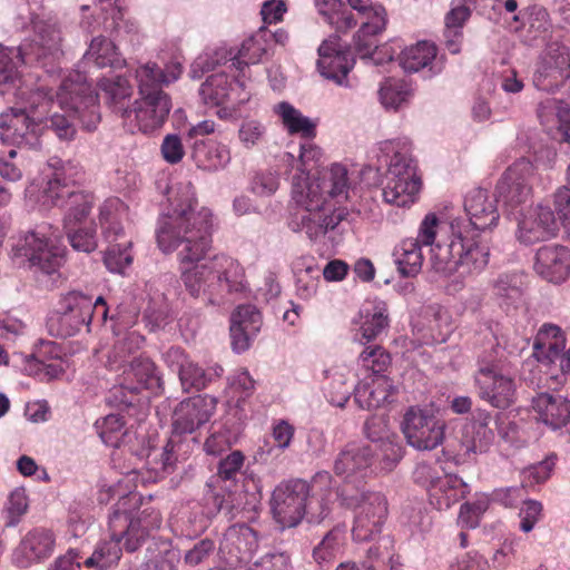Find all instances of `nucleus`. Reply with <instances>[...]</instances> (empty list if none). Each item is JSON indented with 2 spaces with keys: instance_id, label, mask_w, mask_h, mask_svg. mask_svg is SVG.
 <instances>
[{
  "instance_id": "obj_1",
  "label": "nucleus",
  "mask_w": 570,
  "mask_h": 570,
  "mask_svg": "<svg viewBox=\"0 0 570 570\" xmlns=\"http://www.w3.org/2000/svg\"><path fill=\"white\" fill-rule=\"evenodd\" d=\"M169 199L173 210L159 218L156 237L163 253H177L186 291L194 297H206L209 303L225 293L244 292L247 288L245 271L235 258L226 254L207 258L215 217L210 208H197L191 183L175 184Z\"/></svg>"
},
{
  "instance_id": "obj_2",
  "label": "nucleus",
  "mask_w": 570,
  "mask_h": 570,
  "mask_svg": "<svg viewBox=\"0 0 570 570\" xmlns=\"http://www.w3.org/2000/svg\"><path fill=\"white\" fill-rule=\"evenodd\" d=\"M464 210L466 218H453L448 224L446 239L431 249L432 268L442 276L462 279L481 273L489 263L490 250L478 237L498 225L497 200L487 189L476 187L466 194Z\"/></svg>"
},
{
  "instance_id": "obj_3",
  "label": "nucleus",
  "mask_w": 570,
  "mask_h": 570,
  "mask_svg": "<svg viewBox=\"0 0 570 570\" xmlns=\"http://www.w3.org/2000/svg\"><path fill=\"white\" fill-rule=\"evenodd\" d=\"M57 102L63 114L53 112L46 119V125L59 139L71 140L76 135L75 120L78 119L82 127L95 130L100 121L98 95L91 90V86L85 77L77 72L65 79L57 92Z\"/></svg>"
},
{
  "instance_id": "obj_4",
  "label": "nucleus",
  "mask_w": 570,
  "mask_h": 570,
  "mask_svg": "<svg viewBox=\"0 0 570 570\" xmlns=\"http://www.w3.org/2000/svg\"><path fill=\"white\" fill-rule=\"evenodd\" d=\"M380 149L387 161L386 183L382 190L384 202L397 207L411 206L417 199L422 183L411 157L410 144L406 140H387Z\"/></svg>"
},
{
  "instance_id": "obj_5",
  "label": "nucleus",
  "mask_w": 570,
  "mask_h": 570,
  "mask_svg": "<svg viewBox=\"0 0 570 570\" xmlns=\"http://www.w3.org/2000/svg\"><path fill=\"white\" fill-rule=\"evenodd\" d=\"M14 96L24 106L12 107L0 115L2 138L32 146L45 121V114L52 104L51 97L42 88L29 90L24 86H18Z\"/></svg>"
},
{
  "instance_id": "obj_6",
  "label": "nucleus",
  "mask_w": 570,
  "mask_h": 570,
  "mask_svg": "<svg viewBox=\"0 0 570 570\" xmlns=\"http://www.w3.org/2000/svg\"><path fill=\"white\" fill-rule=\"evenodd\" d=\"M137 494H130L117 503L109 517V532L128 552L137 551L161 525V514L154 508L130 511L127 504L136 505Z\"/></svg>"
},
{
  "instance_id": "obj_7",
  "label": "nucleus",
  "mask_w": 570,
  "mask_h": 570,
  "mask_svg": "<svg viewBox=\"0 0 570 570\" xmlns=\"http://www.w3.org/2000/svg\"><path fill=\"white\" fill-rule=\"evenodd\" d=\"M293 200L297 209L289 220V227L295 233H305L311 240L325 236L346 216L344 209H335L321 198L304 193L299 177L293 180Z\"/></svg>"
},
{
  "instance_id": "obj_8",
  "label": "nucleus",
  "mask_w": 570,
  "mask_h": 570,
  "mask_svg": "<svg viewBox=\"0 0 570 570\" xmlns=\"http://www.w3.org/2000/svg\"><path fill=\"white\" fill-rule=\"evenodd\" d=\"M127 207L118 198H109L99 207V224L101 234L110 244L104 256V263L111 273L122 274L132 263V255L129 252L130 240L116 243L125 236L121 219L126 216Z\"/></svg>"
},
{
  "instance_id": "obj_9",
  "label": "nucleus",
  "mask_w": 570,
  "mask_h": 570,
  "mask_svg": "<svg viewBox=\"0 0 570 570\" xmlns=\"http://www.w3.org/2000/svg\"><path fill=\"white\" fill-rule=\"evenodd\" d=\"M342 504L354 512L352 537L355 541L374 540L382 531L387 518V501L380 492H357L341 494Z\"/></svg>"
},
{
  "instance_id": "obj_10",
  "label": "nucleus",
  "mask_w": 570,
  "mask_h": 570,
  "mask_svg": "<svg viewBox=\"0 0 570 570\" xmlns=\"http://www.w3.org/2000/svg\"><path fill=\"white\" fill-rule=\"evenodd\" d=\"M65 248L42 230L20 235L12 244V255L29 263L35 273L55 275L63 263Z\"/></svg>"
},
{
  "instance_id": "obj_11",
  "label": "nucleus",
  "mask_w": 570,
  "mask_h": 570,
  "mask_svg": "<svg viewBox=\"0 0 570 570\" xmlns=\"http://www.w3.org/2000/svg\"><path fill=\"white\" fill-rule=\"evenodd\" d=\"M474 385L478 396L495 409H508L517 400L514 377L503 373L498 364L487 356L479 358Z\"/></svg>"
},
{
  "instance_id": "obj_12",
  "label": "nucleus",
  "mask_w": 570,
  "mask_h": 570,
  "mask_svg": "<svg viewBox=\"0 0 570 570\" xmlns=\"http://www.w3.org/2000/svg\"><path fill=\"white\" fill-rule=\"evenodd\" d=\"M534 166L528 159L514 161L501 176L497 184V194L509 215L523 209L532 195L531 179Z\"/></svg>"
},
{
  "instance_id": "obj_13",
  "label": "nucleus",
  "mask_w": 570,
  "mask_h": 570,
  "mask_svg": "<svg viewBox=\"0 0 570 570\" xmlns=\"http://www.w3.org/2000/svg\"><path fill=\"white\" fill-rule=\"evenodd\" d=\"M122 367L124 371L118 379V385L110 391L115 402L128 405L132 402V395L141 390L157 392L161 389V376L149 358H135L128 366Z\"/></svg>"
},
{
  "instance_id": "obj_14",
  "label": "nucleus",
  "mask_w": 570,
  "mask_h": 570,
  "mask_svg": "<svg viewBox=\"0 0 570 570\" xmlns=\"http://www.w3.org/2000/svg\"><path fill=\"white\" fill-rule=\"evenodd\" d=\"M444 431V421L419 407L409 409L402 421V432L409 445L420 451H430L442 444Z\"/></svg>"
},
{
  "instance_id": "obj_15",
  "label": "nucleus",
  "mask_w": 570,
  "mask_h": 570,
  "mask_svg": "<svg viewBox=\"0 0 570 570\" xmlns=\"http://www.w3.org/2000/svg\"><path fill=\"white\" fill-rule=\"evenodd\" d=\"M171 109L169 96L159 91L156 95L141 96L131 107L120 108L121 118L127 126L144 134L159 129L166 121Z\"/></svg>"
},
{
  "instance_id": "obj_16",
  "label": "nucleus",
  "mask_w": 570,
  "mask_h": 570,
  "mask_svg": "<svg viewBox=\"0 0 570 570\" xmlns=\"http://www.w3.org/2000/svg\"><path fill=\"white\" fill-rule=\"evenodd\" d=\"M309 490V484L301 479L276 487L272 497V511L283 528L295 527L305 517Z\"/></svg>"
},
{
  "instance_id": "obj_17",
  "label": "nucleus",
  "mask_w": 570,
  "mask_h": 570,
  "mask_svg": "<svg viewBox=\"0 0 570 570\" xmlns=\"http://www.w3.org/2000/svg\"><path fill=\"white\" fill-rule=\"evenodd\" d=\"M354 184V173L347 166L335 163L322 169L312 180L302 183V187L304 193L330 204V200H346Z\"/></svg>"
},
{
  "instance_id": "obj_18",
  "label": "nucleus",
  "mask_w": 570,
  "mask_h": 570,
  "mask_svg": "<svg viewBox=\"0 0 570 570\" xmlns=\"http://www.w3.org/2000/svg\"><path fill=\"white\" fill-rule=\"evenodd\" d=\"M570 78V49L551 42L543 50L533 73V85L544 91H553Z\"/></svg>"
},
{
  "instance_id": "obj_19",
  "label": "nucleus",
  "mask_w": 570,
  "mask_h": 570,
  "mask_svg": "<svg viewBox=\"0 0 570 570\" xmlns=\"http://www.w3.org/2000/svg\"><path fill=\"white\" fill-rule=\"evenodd\" d=\"M513 216L518 222V239L527 245L554 237L559 232L556 214L548 205L539 204L527 214L520 209Z\"/></svg>"
},
{
  "instance_id": "obj_20",
  "label": "nucleus",
  "mask_w": 570,
  "mask_h": 570,
  "mask_svg": "<svg viewBox=\"0 0 570 570\" xmlns=\"http://www.w3.org/2000/svg\"><path fill=\"white\" fill-rule=\"evenodd\" d=\"M317 69L320 73L341 87H350L348 72L353 69L355 59L347 49H343L340 37L333 35L318 47Z\"/></svg>"
},
{
  "instance_id": "obj_21",
  "label": "nucleus",
  "mask_w": 570,
  "mask_h": 570,
  "mask_svg": "<svg viewBox=\"0 0 570 570\" xmlns=\"http://www.w3.org/2000/svg\"><path fill=\"white\" fill-rule=\"evenodd\" d=\"M216 409V400L210 395H197L179 403L174 413L173 434H191L209 421Z\"/></svg>"
},
{
  "instance_id": "obj_22",
  "label": "nucleus",
  "mask_w": 570,
  "mask_h": 570,
  "mask_svg": "<svg viewBox=\"0 0 570 570\" xmlns=\"http://www.w3.org/2000/svg\"><path fill=\"white\" fill-rule=\"evenodd\" d=\"M399 62L405 72H421L431 79L444 69V57L439 56L435 43L426 40L406 47L399 56Z\"/></svg>"
},
{
  "instance_id": "obj_23",
  "label": "nucleus",
  "mask_w": 570,
  "mask_h": 570,
  "mask_svg": "<svg viewBox=\"0 0 570 570\" xmlns=\"http://www.w3.org/2000/svg\"><path fill=\"white\" fill-rule=\"evenodd\" d=\"M346 2L360 17L380 6L371 0H346ZM314 3L318 14L337 32H346L357 24L353 12L344 6L342 0H314Z\"/></svg>"
},
{
  "instance_id": "obj_24",
  "label": "nucleus",
  "mask_w": 570,
  "mask_h": 570,
  "mask_svg": "<svg viewBox=\"0 0 570 570\" xmlns=\"http://www.w3.org/2000/svg\"><path fill=\"white\" fill-rule=\"evenodd\" d=\"M56 547L52 531L36 528L27 532L12 552V562L20 568H28L51 557Z\"/></svg>"
},
{
  "instance_id": "obj_25",
  "label": "nucleus",
  "mask_w": 570,
  "mask_h": 570,
  "mask_svg": "<svg viewBox=\"0 0 570 570\" xmlns=\"http://www.w3.org/2000/svg\"><path fill=\"white\" fill-rule=\"evenodd\" d=\"M373 461V450L368 445L347 444L334 460V472L343 481L360 483L368 473Z\"/></svg>"
},
{
  "instance_id": "obj_26",
  "label": "nucleus",
  "mask_w": 570,
  "mask_h": 570,
  "mask_svg": "<svg viewBox=\"0 0 570 570\" xmlns=\"http://www.w3.org/2000/svg\"><path fill=\"white\" fill-rule=\"evenodd\" d=\"M49 166L53 169L43 190V204L62 206L66 194L62 190H77L73 185L82 178V169L78 164L63 163L60 159H52Z\"/></svg>"
},
{
  "instance_id": "obj_27",
  "label": "nucleus",
  "mask_w": 570,
  "mask_h": 570,
  "mask_svg": "<svg viewBox=\"0 0 570 570\" xmlns=\"http://www.w3.org/2000/svg\"><path fill=\"white\" fill-rule=\"evenodd\" d=\"M23 56L33 58L43 67L61 56V35L55 24L39 23L32 41L21 47Z\"/></svg>"
},
{
  "instance_id": "obj_28",
  "label": "nucleus",
  "mask_w": 570,
  "mask_h": 570,
  "mask_svg": "<svg viewBox=\"0 0 570 570\" xmlns=\"http://www.w3.org/2000/svg\"><path fill=\"white\" fill-rule=\"evenodd\" d=\"M262 327V315L256 306L240 305L230 317V337L233 350L245 352Z\"/></svg>"
},
{
  "instance_id": "obj_29",
  "label": "nucleus",
  "mask_w": 570,
  "mask_h": 570,
  "mask_svg": "<svg viewBox=\"0 0 570 570\" xmlns=\"http://www.w3.org/2000/svg\"><path fill=\"white\" fill-rule=\"evenodd\" d=\"M535 269L547 281L561 283L570 275V249L561 245H547L538 249Z\"/></svg>"
},
{
  "instance_id": "obj_30",
  "label": "nucleus",
  "mask_w": 570,
  "mask_h": 570,
  "mask_svg": "<svg viewBox=\"0 0 570 570\" xmlns=\"http://www.w3.org/2000/svg\"><path fill=\"white\" fill-rule=\"evenodd\" d=\"M362 324L353 334V342L366 345L374 341L389 326L387 305L383 301L366 302L361 311Z\"/></svg>"
},
{
  "instance_id": "obj_31",
  "label": "nucleus",
  "mask_w": 570,
  "mask_h": 570,
  "mask_svg": "<svg viewBox=\"0 0 570 570\" xmlns=\"http://www.w3.org/2000/svg\"><path fill=\"white\" fill-rule=\"evenodd\" d=\"M258 547L256 532L247 525L229 528L220 542V551L229 556V564L246 561Z\"/></svg>"
},
{
  "instance_id": "obj_32",
  "label": "nucleus",
  "mask_w": 570,
  "mask_h": 570,
  "mask_svg": "<svg viewBox=\"0 0 570 570\" xmlns=\"http://www.w3.org/2000/svg\"><path fill=\"white\" fill-rule=\"evenodd\" d=\"M244 89V82L230 80L224 72L209 76L199 88L203 101L209 106H220L228 101L236 100L243 104L248 100L247 96L233 98L237 90Z\"/></svg>"
},
{
  "instance_id": "obj_33",
  "label": "nucleus",
  "mask_w": 570,
  "mask_h": 570,
  "mask_svg": "<svg viewBox=\"0 0 570 570\" xmlns=\"http://www.w3.org/2000/svg\"><path fill=\"white\" fill-rule=\"evenodd\" d=\"M181 71L180 63L168 65L165 70L160 69L155 62L139 66L136 69L135 77L140 96L156 95V92L163 91L160 87L176 81Z\"/></svg>"
},
{
  "instance_id": "obj_34",
  "label": "nucleus",
  "mask_w": 570,
  "mask_h": 570,
  "mask_svg": "<svg viewBox=\"0 0 570 570\" xmlns=\"http://www.w3.org/2000/svg\"><path fill=\"white\" fill-rule=\"evenodd\" d=\"M538 117L542 126L556 138L570 142V107L568 104L548 98L540 102Z\"/></svg>"
},
{
  "instance_id": "obj_35",
  "label": "nucleus",
  "mask_w": 570,
  "mask_h": 570,
  "mask_svg": "<svg viewBox=\"0 0 570 570\" xmlns=\"http://www.w3.org/2000/svg\"><path fill=\"white\" fill-rule=\"evenodd\" d=\"M492 416L487 410L478 409L473 419L463 430V445L468 453H485L494 441V432L489 428Z\"/></svg>"
},
{
  "instance_id": "obj_36",
  "label": "nucleus",
  "mask_w": 570,
  "mask_h": 570,
  "mask_svg": "<svg viewBox=\"0 0 570 570\" xmlns=\"http://www.w3.org/2000/svg\"><path fill=\"white\" fill-rule=\"evenodd\" d=\"M396 387L386 376H376L371 383L360 384L354 389V400L363 410L383 406L395 393Z\"/></svg>"
},
{
  "instance_id": "obj_37",
  "label": "nucleus",
  "mask_w": 570,
  "mask_h": 570,
  "mask_svg": "<svg viewBox=\"0 0 570 570\" xmlns=\"http://www.w3.org/2000/svg\"><path fill=\"white\" fill-rule=\"evenodd\" d=\"M566 337L562 330L553 324H543L537 333L533 355L539 362L551 364L564 351Z\"/></svg>"
},
{
  "instance_id": "obj_38",
  "label": "nucleus",
  "mask_w": 570,
  "mask_h": 570,
  "mask_svg": "<svg viewBox=\"0 0 570 570\" xmlns=\"http://www.w3.org/2000/svg\"><path fill=\"white\" fill-rule=\"evenodd\" d=\"M331 483L332 475L327 471H320L313 476L312 487L324 492L318 497L313 495L306 501L305 515L309 522L320 523L330 515L335 497L330 488Z\"/></svg>"
},
{
  "instance_id": "obj_39",
  "label": "nucleus",
  "mask_w": 570,
  "mask_h": 570,
  "mask_svg": "<svg viewBox=\"0 0 570 570\" xmlns=\"http://www.w3.org/2000/svg\"><path fill=\"white\" fill-rule=\"evenodd\" d=\"M296 295L304 301L313 298L320 284V268L313 256H299L292 263Z\"/></svg>"
},
{
  "instance_id": "obj_40",
  "label": "nucleus",
  "mask_w": 570,
  "mask_h": 570,
  "mask_svg": "<svg viewBox=\"0 0 570 570\" xmlns=\"http://www.w3.org/2000/svg\"><path fill=\"white\" fill-rule=\"evenodd\" d=\"M469 492L468 484L456 475H443L430 490V502L438 510H448Z\"/></svg>"
},
{
  "instance_id": "obj_41",
  "label": "nucleus",
  "mask_w": 570,
  "mask_h": 570,
  "mask_svg": "<svg viewBox=\"0 0 570 570\" xmlns=\"http://www.w3.org/2000/svg\"><path fill=\"white\" fill-rule=\"evenodd\" d=\"M66 196L63 205L66 213L63 215V228H72L83 225L91 214L95 198L89 191L78 189L75 191L62 190Z\"/></svg>"
},
{
  "instance_id": "obj_42",
  "label": "nucleus",
  "mask_w": 570,
  "mask_h": 570,
  "mask_svg": "<svg viewBox=\"0 0 570 570\" xmlns=\"http://www.w3.org/2000/svg\"><path fill=\"white\" fill-rule=\"evenodd\" d=\"M393 261L399 273L404 277L416 276L423 266L422 246L414 238L401 240L393 249Z\"/></svg>"
},
{
  "instance_id": "obj_43",
  "label": "nucleus",
  "mask_w": 570,
  "mask_h": 570,
  "mask_svg": "<svg viewBox=\"0 0 570 570\" xmlns=\"http://www.w3.org/2000/svg\"><path fill=\"white\" fill-rule=\"evenodd\" d=\"M224 373L219 364L203 368L197 363L190 361L180 370L179 381L185 392L191 390L200 391L209 383L219 379Z\"/></svg>"
},
{
  "instance_id": "obj_44",
  "label": "nucleus",
  "mask_w": 570,
  "mask_h": 570,
  "mask_svg": "<svg viewBox=\"0 0 570 570\" xmlns=\"http://www.w3.org/2000/svg\"><path fill=\"white\" fill-rule=\"evenodd\" d=\"M269 51L267 33L259 31L247 38L242 43L238 55L232 60L230 66L242 69L243 66L255 65L262 61L263 57Z\"/></svg>"
},
{
  "instance_id": "obj_45",
  "label": "nucleus",
  "mask_w": 570,
  "mask_h": 570,
  "mask_svg": "<svg viewBox=\"0 0 570 570\" xmlns=\"http://www.w3.org/2000/svg\"><path fill=\"white\" fill-rule=\"evenodd\" d=\"M412 97L411 86L403 79L389 78L379 89V99L386 110H399Z\"/></svg>"
},
{
  "instance_id": "obj_46",
  "label": "nucleus",
  "mask_w": 570,
  "mask_h": 570,
  "mask_svg": "<svg viewBox=\"0 0 570 570\" xmlns=\"http://www.w3.org/2000/svg\"><path fill=\"white\" fill-rule=\"evenodd\" d=\"M244 463L245 455L239 450L232 451L218 462L216 482L220 488L226 489L229 495L237 488Z\"/></svg>"
},
{
  "instance_id": "obj_47",
  "label": "nucleus",
  "mask_w": 570,
  "mask_h": 570,
  "mask_svg": "<svg viewBox=\"0 0 570 570\" xmlns=\"http://www.w3.org/2000/svg\"><path fill=\"white\" fill-rule=\"evenodd\" d=\"M121 554L120 543L110 534L109 540L95 547L92 554L83 560V566L88 569L109 570L118 564Z\"/></svg>"
},
{
  "instance_id": "obj_48",
  "label": "nucleus",
  "mask_w": 570,
  "mask_h": 570,
  "mask_svg": "<svg viewBox=\"0 0 570 570\" xmlns=\"http://www.w3.org/2000/svg\"><path fill=\"white\" fill-rule=\"evenodd\" d=\"M275 112L282 119L284 127L289 134H298L302 137L311 138L315 135V125L312 120L302 115L291 104L283 101L275 107Z\"/></svg>"
},
{
  "instance_id": "obj_49",
  "label": "nucleus",
  "mask_w": 570,
  "mask_h": 570,
  "mask_svg": "<svg viewBox=\"0 0 570 570\" xmlns=\"http://www.w3.org/2000/svg\"><path fill=\"white\" fill-rule=\"evenodd\" d=\"M345 533L342 529L334 528L328 531L322 541L314 548V560L320 564H328L343 553Z\"/></svg>"
},
{
  "instance_id": "obj_50",
  "label": "nucleus",
  "mask_w": 570,
  "mask_h": 570,
  "mask_svg": "<svg viewBox=\"0 0 570 570\" xmlns=\"http://www.w3.org/2000/svg\"><path fill=\"white\" fill-rule=\"evenodd\" d=\"M145 338L137 332H128L119 338L108 354L107 366L110 370H119L125 366L127 357L138 351Z\"/></svg>"
},
{
  "instance_id": "obj_51",
  "label": "nucleus",
  "mask_w": 570,
  "mask_h": 570,
  "mask_svg": "<svg viewBox=\"0 0 570 570\" xmlns=\"http://www.w3.org/2000/svg\"><path fill=\"white\" fill-rule=\"evenodd\" d=\"M24 61L21 48L0 47V85H10L17 90L19 83L18 67Z\"/></svg>"
},
{
  "instance_id": "obj_52",
  "label": "nucleus",
  "mask_w": 570,
  "mask_h": 570,
  "mask_svg": "<svg viewBox=\"0 0 570 570\" xmlns=\"http://www.w3.org/2000/svg\"><path fill=\"white\" fill-rule=\"evenodd\" d=\"M87 61H92L97 67H114L119 63L116 46L104 37L91 40L88 51L85 55Z\"/></svg>"
},
{
  "instance_id": "obj_53",
  "label": "nucleus",
  "mask_w": 570,
  "mask_h": 570,
  "mask_svg": "<svg viewBox=\"0 0 570 570\" xmlns=\"http://www.w3.org/2000/svg\"><path fill=\"white\" fill-rule=\"evenodd\" d=\"M377 35H363L360 37V30L354 35V48L360 59L373 65H383L391 61L392 57L379 48Z\"/></svg>"
},
{
  "instance_id": "obj_54",
  "label": "nucleus",
  "mask_w": 570,
  "mask_h": 570,
  "mask_svg": "<svg viewBox=\"0 0 570 570\" xmlns=\"http://www.w3.org/2000/svg\"><path fill=\"white\" fill-rule=\"evenodd\" d=\"M495 424L500 438L517 446L527 444L532 436L522 420H510L505 415L498 414Z\"/></svg>"
},
{
  "instance_id": "obj_55",
  "label": "nucleus",
  "mask_w": 570,
  "mask_h": 570,
  "mask_svg": "<svg viewBox=\"0 0 570 570\" xmlns=\"http://www.w3.org/2000/svg\"><path fill=\"white\" fill-rule=\"evenodd\" d=\"M83 318H77L73 314L61 312L53 313L47 322L50 335L55 337H70L78 333L82 326L88 325Z\"/></svg>"
},
{
  "instance_id": "obj_56",
  "label": "nucleus",
  "mask_w": 570,
  "mask_h": 570,
  "mask_svg": "<svg viewBox=\"0 0 570 570\" xmlns=\"http://www.w3.org/2000/svg\"><path fill=\"white\" fill-rule=\"evenodd\" d=\"M70 246L86 254L95 252L98 247L96 226L90 223L88 226L79 225L72 228H63Z\"/></svg>"
},
{
  "instance_id": "obj_57",
  "label": "nucleus",
  "mask_w": 570,
  "mask_h": 570,
  "mask_svg": "<svg viewBox=\"0 0 570 570\" xmlns=\"http://www.w3.org/2000/svg\"><path fill=\"white\" fill-rule=\"evenodd\" d=\"M92 308V297L78 291L67 293L60 301V309L73 314L77 318H83L87 323L94 317Z\"/></svg>"
},
{
  "instance_id": "obj_58",
  "label": "nucleus",
  "mask_w": 570,
  "mask_h": 570,
  "mask_svg": "<svg viewBox=\"0 0 570 570\" xmlns=\"http://www.w3.org/2000/svg\"><path fill=\"white\" fill-rule=\"evenodd\" d=\"M98 86L105 94L106 99L114 104L117 110L121 114L120 108H125L122 101L131 94V87L128 81L120 76H115L101 79Z\"/></svg>"
},
{
  "instance_id": "obj_59",
  "label": "nucleus",
  "mask_w": 570,
  "mask_h": 570,
  "mask_svg": "<svg viewBox=\"0 0 570 570\" xmlns=\"http://www.w3.org/2000/svg\"><path fill=\"white\" fill-rule=\"evenodd\" d=\"M357 362L366 371L380 376L379 374L384 372L391 364V357L381 346L367 345L360 353Z\"/></svg>"
},
{
  "instance_id": "obj_60",
  "label": "nucleus",
  "mask_w": 570,
  "mask_h": 570,
  "mask_svg": "<svg viewBox=\"0 0 570 570\" xmlns=\"http://www.w3.org/2000/svg\"><path fill=\"white\" fill-rule=\"evenodd\" d=\"M125 422L118 414H109L97 422V429L102 442L112 448L119 446L124 435Z\"/></svg>"
},
{
  "instance_id": "obj_61",
  "label": "nucleus",
  "mask_w": 570,
  "mask_h": 570,
  "mask_svg": "<svg viewBox=\"0 0 570 570\" xmlns=\"http://www.w3.org/2000/svg\"><path fill=\"white\" fill-rule=\"evenodd\" d=\"M494 295L507 306L517 303L522 295L521 277L518 275H501L493 285Z\"/></svg>"
},
{
  "instance_id": "obj_62",
  "label": "nucleus",
  "mask_w": 570,
  "mask_h": 570,
  "mask_svg": "<svg viewBox=\"0 0 570 570\" xmlns=\"http://www.w3.org/2000/svg\"><path fill=\"white\" fill-rule=\"evenodd\" d=\"M557 455L550 454L542 461L525 468L522 471V482L527 487L541 484L546 482L556 466Z\"/></svg>"
},
{
  "instance_id": "obj_63",
  "label": "nucleus",
  "mask_w": 570,
  "mask_h": 570,
  "mask_svg": "<svg viewBox=\"0 0 570 570\" xmlns=\"http://www.w3.org/2000/svg\"><path fill=\"white\" fill-rule=\"evenodd\" d=\"M354 382L343 372H334L328 387L330 402L343 407L352 394Z\"/></svg>"
},
{
  "instance_id": "obj_64",
  "label": "nucleus",
  "mask_w": 570,
  "mask_h": 570,
  "mask_svg": "<svg viewBox=\"0 0 570 570\" xmlns=\"http://www.w3.org/2000/svg\"><path fill=\"white\" fill-rule=\"evenodd\" d=\"M482 333H484V338L493 347L495 354H498L500 348L508 350L510 353L513 352L515 344L511 342V331L500 323L490 322L485 324Z\"/></svg>"
}]
</instances>
